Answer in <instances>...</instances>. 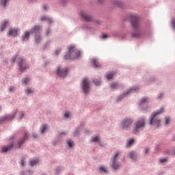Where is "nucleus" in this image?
Listing matches in <instances>:
<instances>
[{"instance_id":"1","label":"nucleus","mask_w":175,"mask_h":175,"mask_svg":"<svg viewBox=\"0 0 175 175\" xmlns=\"http://www.w3.org/2000/svg\"><path fill=\"white\" fill-rule=\"evenodd\" d=\"M130 23L135 30V31L131 33L132 38H135V39H139V38H142V36H143V30L140 29L139 16L135 14H131Z\"/></svg>"},{"instance_id":"2","label":"nucleus","mask_w":175,"mask_h":175,"mask_svg":"<svg viewBox=\"0 0 175 175\" xmlns=\"http://www.w3.org/2000/svg\"><path fill=\"white\" fill-rule=\"evenodd\" d=\"M81 57V52L76 51L75 46L71 45L68 47V51L64 55V59L66 61H72L73 59H79Z\"/></svg>"},{"instance_id":"3","label":"nucleus","mask_w":175,"mask_h":175,"mask_svg":"<svg viewBox=\"0 0 175 175\" xmlns=\"http://www.w3.org/2000/svg\"><path fill=\"white\" fill-rule=\"evenodd\" d=\"M164 111V108L162 107L160 109L157 110L155 112H152L150 115L149 124L150 125H155L157 128L161 126V118H157V116H160Z\"/></svg>"},{"instance_id":"4","label":"nucleus","mask_w":175,"mask_h":175,"mask_svg":"<svg viewBox=\"0 0 175 175\" xmlns=\"http://www.w3.org/2000/svg\"><path fill=\"white\" fill-rule=\"evenodd\" d=\"M146 128V118H139L135 123L134 127L132 129L133 135H139Z\"/></svg>"},{"instance_id":"5","label":"nucleus","mask_w":175,"mask_h":175,"mask_svg":"<svg viewBox=\"0 0 175 175\" xmlns=\"http://www.w3.org/2000/svg\"><path fill=\"white\" fill-rule=\"evenodd\" d=\"M132 124H133V118H126L121 122V126L123 131H129L132 128Z\"/></svg>"},{"instance_id":"6","label":"nucleus","mask_w":175,"mask_h":175,"mask_svg":"<svg viewBox=\"0 0 175 175\" xmlns=\"http://www.w3.org/2000/svg\"><path fill=\"white\" fill-rule=\"evenodd\" d=\"M120 154V152H117L113 156L112 163L111 164V167L113 170H118L121 166V164L118 162Z\"/></svg>"},{"instance_id":"7","label":"nucleus","mask_w":175,"mask_h":175,"mask_svg":"<svg viewBox=\"0 0 175 175\" xmlns=\"http://www.w3.org/2000/svg\"><path fill=\"white\" fill-rule=\"evenodd\" d=\"M68 73H69V68H62L61 66L57 67L56 74L59 77L66 79V76H68Z\"/></svg>"},{"instance_id":"8","label":"nucleus","mask_w":175,"mask_h":175,"mask_svg":"<svg viewBox=\"0 0 175 175\" xmlns=\"http://www.w3.org/2000/svg\"><path fill=\"white\" fill-rule=\"evenodd\" d=\"M81 88L85 95H88V94H90V81H88V78L83 79L81 83Z\"/></svg>"},{"instance_id":"9","label":"nucleus","mask_w":175,"mask_h":175,"mask_svg":"<svg viewBox=\"0 0 175 175\" xmlns=\"http://www.w3.org/2000/svg\"><path fill=\"white\" fill-rule=\"evenodd\" d=\"M139 90H140V88L137 86H133L132 88H130L129 90L118 96L116 102H121L126 95L131 94V92H133V91H139Z\"/></svg>"},{"instance_id":"10","label":"nucleus","mask_w":175,"mask_h":175,"mask_svg":"<svg viewBox=\"0 0 175 175\" xmlns=\"http://www.w3.org/2000/svg\"><path fill=\"white\" fill-rule=\"evenodd\" d=\"M148 100H150V98L148 96H144L139 100V107L141 110L144 111L148 109V105L146 103H148Z\"/></svg>"},{"instance_id":"11","label":"nucleus","mask_w":175,"mask_h":175,"mask_svg":"<svg viewBox=\"0 0 175 175\" xmlns=\"http://www.w3.org/2000/svg\"><path fill=\"white\" fill-rule=\"evenodd\" d=\"M17 114V110L13 111L12 113L7 114L3 117L0 118V124H2V122H5V121H9L10 120H14V118H16V116Z\"/></svg>"},{"instance_id":"12","label":"nucleus","mask_w":175,"mask_h":175,"mask_svg":"<svg viewBox=\"0 0 175 175\" xmlns=\"http://www.w3.org/2000/svg\"><path fill=\"white\" fill-rule=\"evenodd\" d=\"M28 137H29L28 131H25L24 133V135L17 141L16 147L17 148H21V147H23V144L25 143V141L28 140Z\"/></svg>"},{"instance_id":"13","label":"nucleus","mask_w":175,"mask_h":175,"mask_svg":"<svg viewBox=\"0 0 175 175\" xmlns=\"http://www.w3.org/2000/svg\"><path fill=\"white\" fill-rule=\"evenodd\" d=\"M40 31H42V26L39 25H34L31 29H30V33L31 35H40Z\"/></svg>"},{"instance_id":"14","label":"nucleus","mask_w":175,"mask_h":175,"mask_svg":"<svg viewBox=\"0 0 175 175\" xmlns=\"http://www.w3.org/2000/svg\"><path fill=\"white\" fill-rule=\"evenodd\" d=\"M129 157L130 159L136 162L137 161V158H139V154L135 150H132L131 152H129Z\"/></svg>"},{"instance_id":"15","label":"nucleus","mask_w":175,"mask_h":175,"mask_svg":"<svg viewBox=\"0 0 175 175\" xmlns=\"http://www.w3.org/2000/svg\"><path fill=\"white\" fill-rule=\"evenodd\" d=\"M18 59H19V62H18L19 70L20 72H24V70H27V66H23V64H24V59H23L22 57H18Z\"/></svg>"},{"instance_id":"16","label":"nucleus","mask_w":175,"mask_h":175,"mask_svg":"<svg viewBox=\"0 0 175 175\" xmlns=\"http://www.w3.org/2000/svg\"><path fill=\"white\" fill-rule=\"evenodd\" d=\"M80 15H81V17L83 20H85V21H87V23H90L93 20L92 16L87 15V14H85V12L83 11L80 12Z\"/></svg>"},{"instance_id":"17","label":"nucleus","mask_w":175,"mask_h":175,"mask_svg":"<svg viewBox=\"0 0 175 175\" xmlns=\"http://www.w3.org/2000/svg\"><path fill=\"white\" fill-rule=\"evenodd\" d=\"M18 35V29L14 28L9 30L8 32V36H13L14 38H16Z\"/></svg>"},{"instance_id":"18","label":"nucleus","mask_w":175,"mask_h":175,"mask_svg":"<svg viewBox=\"0 0 175 175\" xmlns=\"http://www.w3.org/2000/svg\"><path fill=\"white\" fill-rule=\"evenodd\" d=\"M8 24H9V20L5 19L4 21H1L0 24V32H3V31L6 29V27H8Z\"/></svg>"},{"instance_id":"19","label":"nucleus","mask_w":175,"mask_h":175,"mask_svg":"<svg viewBox=\"0 0 175 175\" xmlns=\"http://www.w3.org/2000/svg\"><path fill=\"white\" fill-rule=\"evenodd\" d=\"M14 144L13 142H12L10 144V145H8L7 146L2 147L1 153L8 152V151H9V150H12V148L14 147Z\"/></svg>"},{"instance_id":"20","label":"nucleus","mask_w":175,"mask_h":175,"mask_svg":"<svg viewBox=\"0 0 175 175\" xmlns=\"http://www.w3.org/2000/svg\"><path fill=\"white\" fill-rule=\"evenodd\" d=\"M40 21H47L49 25H51V24H53V23H54V21H53V18L46 16H42L40 18Z\"/></svg>"},{"instance_id":"21","label":"nucleus","mask_w":175,"mask_h":175,"mask_svg":"<svg viewBox=\"0 0 175 175\" xmlns=\"http://www.w3.org/2000/svg\"><path fill=\"white\" fill-rule=\"evenodd\" d=\"M29 36H31V31H25L22 36V41L25 42V40H29Z\"/></svg>"},{"instance_id":"22","label":"nucleus","mask_w":175,"mask_h":175,"mask_svg":"<svg viewBox=\"0 0 175 175\" xmlns=\"http://www.w3.org/2000/svg\"><path fill=\"white\" fill-rule=\"evenodd\" d=\"M80 132H81V128L80 126L76 127L72 133V136H74V137H79V136H80Z\"/></svg>"},{"instance_id":"23","label":"nucleus","mask_w":175,"mask_h":175,"mask_svg":"<svg viewBox=\"0 0 175 175\" xmlns=\"http://www.w3.org/2000/svg\"><path fill=\"white\" fill-rule=\"evenodd\" d=\"M98 172L100 173H105V174H107V173H109V170H107V167H105L104 165L100 166L98 167Z\"/></svg>"},{"instance_id":"24","label":"nucleus","mask_w":175,"mask_h":175,"mask_svg":"<svg viewBox=\"0 0 175 175\" xmlns=\"http://www.w3.org/2000/svg\"><path fill=\"white\" fill-rule=\"evenodd\" d=\"M92 64L94 68H100V66L99 65V62L98 61V59H92Z\"/></svg>"},{"instance_id":"25","label":"nucleus","mask_w":175,"mask_h":175,"mask_svg":"<svg viewBox=\"0 0 175 175\" xmlns=\"http://www.w3.org/2000/svg\"><path fill=\"white\" fill-rule=\"evenodd\" d=\"M111 90H118V88H121V85L118 83H113L111 85Z\"/></svg>"},{"instance_id":"26","label":"nucleus","mask_w":175,"mask_h":175,"mask_svg":"<svg viewBox=\"0 0 175 175\" xmlns=\"http://www.w3.org/2000/svg\"><path fill=\"white\" fill-rule=\"evenodd\" d=\"M35 36V42L36 43V44H39V43H40L42 42V36H40V34H38Z\"/></svg>"},{"instance_id":"27","label":"nucleus","mask_w":175,"mask_h":175,"mask_svg":"<svg viewBox=\"0 0 175 175\" xmlns=\"http://www.w3.org/2000/svg\"><path fill=\"white\" fill-rule=\"evenodd\" d=\"M39 163V159H33L31 160L29 162V166H31V167H33V166H35V165Z\"/></svg>"},{"instance_id":"28","label":"nucleus","mask_w":175,"mask_h":175,"mask_svg":"<svg viewBox=\"0 0 175 175\" xmlns=\"http://www.w3.org/2000/svg\"><path fill=\"white\" fill-rule=\"evenodd\" d=\"M100 139H99V137L98 135L92 137L91 142L92 143H99Z\"/></svg>"},{"instance_id":"29","label":"nucleus","mask_w":175,"mask_h":175,"mask_svg":"<svg viewBox=\"0 0 175 175\" xmlns=\"http://www.w3.org/2000/svg\"><path fill=\"white\" fill-rule=\"evenodd\" d=\"M133 144H135V139L131 138L128 141L126 147H132V146H133Z\"/></svg>"},{"instance_id":"30","label":"nucleus","mask_w":175,"mask_h":175,"mask_svg":"<svg viewBox=\"0 0 175 175\" xmlns=\"http://www.w3.org/2000/svg\"><path fill=\"white\" fill-rule=\"evenodd\" d=\"M113 3L115 6H118V8H122L124 6V3L119 1H115Z\"/></svg>"},{"instance_id":"31","label":"nucleus","mask_w":175,"mask_h":175,"mask_svg":"<svg viewBox=\"0 0 175 175\" xmlns=\"http://www.w3.org/2000/svg\"><path fill=\"white\" fill-rule=\"evenodd\" d=\"M23 84H25V85H28L29 84V79L28 77H25L22 79Z\"/></svg>"},{"instance_id":"32","label":"nucleus","mask_w":175,"mask_h":175,"mask_svg":"<svg viewBox=\"0 0 175 175\" xmlns=\"http://www.w3.org/2000/svg\"><path fill=\"white\" fill-rule=\"evenodd\" d=\"M93 83L95 85L99 86L102 84V81L100 79H93Z\"/></svg>"},{"instance_id":"33","label":"nucleus","mask_w":175,"mask_h":175,"mask_svg":"<svg viewBox=\"0 0 175 175\" xmlns=\"http://www.w3.org/2000/svg\"><path fill=\"white\" fill-rule=\"evenodd\" d=\"M61 172H62V168L61 167H57L55 170V174L59 175V173H61Z\"/></svg>"},{"instance_id":"34","label":"nucleus","mask_w":175,"mask_h":175,"mask_svg":"<svg viewBox=\"0 0 175 175\" xmlns=\"http://www.w3.org/2000/svg\"><path fill=\"white\" fill-rule=\"evenodd\" d=\"M114 73L107 74L106 76L107 80H112L113 77H114Z\"/></svg>"},{"instance_id":"35","label":"nucleus","mask_w":175,"mask_h":175,"mask_svg":"<svg viewBox=\"0 0 175 175\" xmlns=\"http://www.w3.org/2000/svg\"><path fill=\"white\" fill-rule=\"evenodd\" d=\"M25 92L26 95H31V94H33V90L32 89H26L25 90Z\"/></svg>"},{"instance_id":"36","label":"nucleus","mask_w":175,"mask_h":175,"mask_svg":"<svg viewBox=\"0 0 175 175\" xmlns=\"http://www.w3.org/2000/svg\"><path fill=\"white\" fill-rule=\"evenodd\" d=\"M18 57V54H16L11 58V62L12 64H14L16 62V59H17V57Z\"/></svg>"},{"instance_id":"37","label":"nucleus","mask_w":175,"mask_h":175,"mask_svg":"<svg viewBox=\"0 0 175 175\" xmlns=\"http://www.w3.org/2000/svg\"><path fill=\"white\" fill-rule=\"evenodd\" d=\"M19 114V117H18V120H23V117H25V114L24 113V111H21L18 113Z\"/></svg>"},{"instance_id":"38","label":"nucleus","mask_w":175,"mask_h":175,"mask_svg":"<svg viewBox=\"0 0 175 175\" xmlns=\"http://www.w3.org/2000/svg\"><path fill=\"white\" fill-rule=\"evenodd\" d=\"M73 141L69 139L67 141V144L68 146V147H70V148H72V147H73Z\"/></svg>"},{"instance_id":"39","label":"nucleus","mask_w":175,"mask_h":175,"mask_svg":"<svg viewBox=\"0 0 175 175\" xmlns=\"http://www.w3.org/2000/svg\"><path fill=\"white\" fill-rule=\"evenodd\" d=\"M50 43H51V41H47L46 43L43 45V49L46 50V49H47V47L50 46Z\"/></svg>"},{"instance_id":"40","label":"nucleus","mask_w":175,"mask_h":175,"mask_svg":"<svg viewBox=\"0 0 175 175\" xmlns=\"http://www.w3.org/2000/svg\"><path fill=\"white\" fill-rule=\"evenodd\" d=\"M20 165H21V166H22L23 167H24V166H25V160L24 158H21V162H20Z\"/></svg>"},{"instance_id":"41","label":"nucleus","mask_w":175,"mask_h":175,"mask_svg":"<svg viewBox=\"0 0 175 175\" xmlns=\"http://www.w3.org/2000/svg\"><path fill=\"white\" fill-rule=\"evenodd\" d=\"M174 31H175V18H172V24H171Z\"/></svg>"},{"instance_id":"42","label":"nucleus","mask_w":175,"mask_h":175,"mask_svg":"<svg viewBox=\"0 0 175 175\" xmlns=\"http://www.w3.org/2000/svg\"><path fill=\"white\" fill-rule=\"evenodd\" d=\"M164 96H165V93L161 92L158 94L157 99H162V98H163Z\"/></svg>"},{"instance_id":"43","label":"nucleus","mask_w":175,"mask_h":175,"mask_svg":"<svg viewBox=\"0 0 175 175\" xmlns=\"http://www.w3.org/2000/svg\"><path fill=\"white\" fill-rule=\"evenodd\" d=\"M15 90H16V88L14 86H10L8 88L9 92H14Z\"/></svg>"},{"instance_id":"44","label":"nucleus","mask_w":175,"mask_h":175,"mask_svg":"<svg viewBox=\"0 0 175 175\" xmlns=\"http://www.w3.org/2000/svg\"><path fill=\"white\" fill-rule=\"evenodd\" d=\"M46 124H44L41 128V133H44V131H46Z\"/></svg>"},{"instance_id":"45","label":"nucleus","mask_w":175,"mask_h":175,"mask_svg":"<svg viewBox=\"0 0 175 175\" xmlns=\"http://www.w3.org/2000/svg\"><path fill=\"white\" fill-rule=\"evenodd\" d=\"M150 151V148H144V152L145 154V155H147V154H148Z\"/></svg>"},{"instance_id":"46","label":"nucleus","mask_w":175,"mask_h":175,"mask_svg":"<svg viewBox=\"0 0 175 175\" xmlns=\"http://www.w3.org/2000/svg\"><path fill=\"white\" fill-rule=\"evenodd\" d=\"M42 9L44 12H47V10H49V5L44 4L42 5Z\"/></svg>"},{"instance_id":"47","label":"nucleus","mask_w":175,"mask_h":175,"mask_svg":"<svg viewBox=\"0 0 175 175\" xmlns=\"http://www.w3.org/2000/svg\"><path fill=\"white\" fill-rule=\"evenodd\" d=\"M165 125H167L170 122V117H165Z\"/></svg>"},{"instance_id":"48","label":"nucleus","mask_w":175,"mask_h":175,"mask_svg":"<svg viewBox=\"0 0 175 175\" xmlns=\"http://www.w3.org/2000/svg\"><path fill=\"white\" fill-rule=\"evenodd\" d=\"M159 162H160V163H165L167 162V159H166V158L161 159Z\"/></svg>"},{"instance_id":"49","label":"nucleus","mask_w":175,"mask_h":175,"mask_svg":"<svg viewBox=\"0 0 175 175\" xmlns=\"http://www.w3.org/2000/svg\"><path fill=\"white\" fill-rule=\"evenodd\" d=\"M51 33V29H50V28H48L46 31V36H49V35H50Z\"/></svg>"},{"instance_id":"50","label":"nucleus","mask_w":175,"mask_h":175,"mask_svg":"<svg viewBox=\"0 0 175 175\" xmlns=\"http://www.w3.org/2000/svg\"><path fill=\"white\" fill-rule=\"evenodd\" d=\"M62 50V49L61 48L57 49V50L55 51V55H58V54H59V53H61Z\"/></svg>"},{"instance_id":"51","label":"nucleus","mask_w":175,"mask_h":175,"mask_svg":"<svg viewBox=\"0 0 175 175\" xmlns=\"http://www.w3.org/2000/svg\"><path fill=\"white\" fill-rule=\"evenodd\" d=\"M8 64H9V61L8 60V59H5L3 61V65L6 66L8 65Z\"/></svg>"},{"instance_id":"52","label":"nucleus","mask_w":175,"mask_h":175,"mask_svg":"<svg viewBox=\"0 0 175 175\" xmlns=\"http://www.w3.org/2000/svg\"><path fill=\"white\" fill-rule=\"evenodd\" d=\"M70 116V114L69 113H68V112H66L64 113L65 118H69Z\"/></svg>"},{"instance_id":"53","label":"nucleus","mask_w":175,"mask_h":175,"mask_svg":"<svg viewBox=\"0 0 175 175\" xmlns=\"http://www.w3.org/2000/svg\"><path fill=\"white\" fill-rule=\"evenodd\" d=\"M50 61L47 60L45 62L44 64V66H47V65H50Z\"/></svg>"},{"instance_id":"54","label":"nucleus","mask_w":175,"mask_h":175,"mask_svg":"<svg viewBox=\"0 0 175 175\" xmlns=\"http://www.w3.org/2000/svg\"><path fill=\"white\" fill-rule=\"evenodd\" d=\"M26 172L27 173H29V174H33V171L31 170H26Z\"/></svg>"},{"instance_id":"55","label":"nucleus","mask_w":175,"mask_h":175,"mask_svg":"<svg viewBox=\"0 0 175 175\" xmlns=\"http://www.w3.org/2000/svg\"><path fill=\"white\" fill-rule=\"evenodd\" d=\"M32 137H33V139H38V134H36V133H33V134H32Z\"/></svg>"},{"instance_id":"56","label":"nucleus","mask_w":175,"mask_h":175,"mask_svg":"<svg viewBox=\"0 0 175 175\" xmlns=\"http://www.w3.org/2000/svg\"><path fill=\"white\" fill-rule=\"evenodd\" d=\"M97 143H98V144L100 146V147H105V144H102V143L100 142V141H99V142H97Z\"/></svg>"},{"instance_id":"57","label":"nucleus","mask_w":175,"mask_h":175,"mask_svg":"<svg viewBox=\"0 0 175 175\" xmlns=\"http://www.w3.org/2000/svg\"><path fill=\"white\" fill-rule=\"evenodd\" d=\"M159 148H160L159 145H157V146L154 147L155 151H158V150H159Z\"/></svg>"},{"instance_id":"58","label":"nucleus","mask_w":175,"mask_h":175,"mask_svg":"<svg viewBox=\"0 0 175 175\" xmlns=\"http://www.w3.org/2000/svg\"><path fill=\"white\" fill-rule=\"evenodd\" d=\"M67 2L68 1L66 0H61V3H62L63 5H66Z\"/></svg>"},{"instance_id":"59","label":"nucleus","mask_w":175,"mask_h":175,"mask_svg":"<svg viewBox=\"0 0 175 175\" xmlns=\"http://www.w3.org/2000/svg\"><path fill=\"white\" fill-rule=\"evenodd\" d=\"M150 83H152V81H155V77H151L150 79Z\"/></svg>"},{"instance_id":"60","label":"nucleus","mask_w":175,"mask_h":175,"mask_svg":"<svg viewBox=\"0 0 175 175\" xmlns=\"http://www.w3.org/2000/svg\"><path fill=\"white\" fill-rule=\"evenodd\" d=\"M53 146H57V144H58V141H57V140H55V141H53Z\"/></svg>"},{"instance_id":"61","label":"nucleus","mask_w":175,"mask_h":175,"mask_svg":"<svg viewBox=\"0 0 175 175\" xmlns=\"http://www.w3.org/2000/svg\"><path fill=\"white\" fill-rule=\"evenodd\" d=\"M107 34H103V39H107Z\"/></svg>"},{"instance_id":"62","label":"nucleus","mask_w":175,"mask_h":175,"mask_svg":"<svg viewBox=\"0 0 175 175\" xmlns=\"http://www.w3.org/2000/svg\"><path fill=\"white\" fill-rule=\"evenodd\" d=\"M80 125H81V126H84V125H85V122H81Z\"/></svg>"},{"instance_id":"63","label":"nucleus","mask_w":175,"mask_h":175,"mask_svg":"<svg viewBox=\"0 0 175 175\" xmlns=\"http://www.w3.org/2000/svg\"><path fill=\"white\" fill-rule=\"evenodd\" d=\"M14 139V135H11L10 137V140H13Z\"/></svg>"},{"instance_id":"64","label":"nucleus","mask_w":175,"mask_h":175,"mask_svg":"<svg viewBox=\"0 0 175 175\" xmlns=\"http://www.w3.org/2000/svg\"><path fill=\"white\" fill-rule=\"evenodd\" d=\"M59 135H66V133H65V132H61V133H59Z\"/></svg>"}]
</instances>
